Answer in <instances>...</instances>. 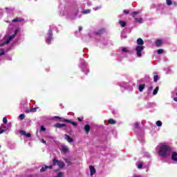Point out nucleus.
<instances>
[{
	"instance_id": "nucleus-12",
	"label": "nucleus",
	"mask_w": 177,
	"mask_h": 177,
	"mask_svg": "<svg viewBox=\"0 0 177 177\" xmlns=\"http://www.w3.org/2000/svg\"><path fill=\"white\" fill-rule=\"evenodd\" d=\"M49 168L50 169H52L53 168V165H50V166H45V167H42L40 169V172H45V171H46V169Z\"/></svg>"
},
{
	"instance_id": "nucleus-45",
	"label": "nucleus",
	"mask_w": 177,
	"mask_h": 177,
	"mask_svg": "<svg viewBox=\"0 0 177 177\" xmlns=\"http://www.w3.org/2000/svg\"><path fill=\"white\" fill-rule=\"evenodd\" d=\"M82 64H85V61H84V59H82Z\"/></svg>"
},
{
	"instance_id": "nucleus-18",
	"label": "nucleus",
	"mask_w": 177,
	"mask_h": 177,
	"mask_svg": "<svg viewBox=\"0 0 177 177\" xmlns=\"http://www.w3.org/2000/svg\"><path fill=\"white\" fill-rule=\"evenodd\" d=\"M159 89H160V87L157 86V87L154 89V91H153V95H157V93H158Z\"/></svg>"
},
{
	"instance_id": "nucleus-49",
	"label": "nucleus",
	"mask_w": 177,
	"mask_h": 177,
	"mask_svg": "<svg viewBox=\"0 0 177 177\" xmlns=\"http://www.w3.org/2000/svg\"><path fill=\"white\" fill-rule=\"evenodd\" d=\"M122 36L124 37V38H127V35H125L124 34H122Z\"/></svg>"
},
{
	"instance_id": "nucleus-47",
	"label": "nucleus",
	"mask_w": 177,
	"mask_h": 177,
	"mask_svg": "<svg viewBox=\"0 0 177 177\" xmlns=\"http://www.w3.org/2000/svg\"><path fill=\"white\" fill-rule=\"evenodd\" d=\"M41 142H42V143H46V142L45 140H44V139L41 140Z\"/></svg>"
},
{
	"instance_id": "nucleus-41",
	"label": "nucleus",
	"mask_w": 177,
	"mask_h": 177,
	"mask_svg": "<svg viewBox=\"0 0 177 177\" xmlns=\"http://www.w3.org/2000/svg\"><path fill=\"white\" fill-rule=\"evenodd\" d=\"M139 12H136V11H134L132 12V15H138Z\"/></svg>"
},
{
	"instance_id": "nucleus-19",
	"label": "nucleus",
	"mask_w": 177,
	"mask_h": 177,
	"mask_svg": "<svg viewBox=\"0 0 177 177\" xmlns=\"http://www.w3.org/2000/svg\"><path fill=\"white\" fill-rule=\"evenodd\" d=\"M108 122H109V124H111L112 125H114V124H116L115 120H114L113 119H109L108 120Z\"/></svg>"
},
{
	"instance_id": "nucleus-8",
	"label": "nucleus",
	"mask_w": 177,
	"mask_h": 177,
	"mask_svg": "<svg viewBox=\"0 0 177 177\" xmlns=\"http://www.w3.org/2000/svg\"><path fill=\"white\" fill-rule=\"evenodd\" d=\"M65 140H67V142H68V143H73V138H71V137H70V136L65 134Z\"/></svg>"
},
{
	"instance_id": "nucleus-25",
	"label": "nucleus",
	"mask_w": 177,
	"mask_h": 177,
	"mask_svg": "<svg viewBox=\"0 0 177 177\" xmlns=\"http://www.w3.org/2000/svg\"><path fill=\"white\" fill-rule=\"evenodd\" d=\"M23 19H20V18H16V19H14L12 20L13 22H16V21H23Z\"/></svg>"
},
{
	"instance_id": "nucleus-13",
	"label": "nucleus",
	"mask_w": 177,
	"mask_h": 177,
	"mask_svg": "<svg viewBox=\"0 0 177 177\" xmlns=\"http://www.w3.org/2000/svg\"><path fill=\"white\" fill-rule=\"evenodd\" d=\"M62 121H64V122H69L70 124H72V125H73L74 127H77V123L75 122H73L67 119H64Z\"/></svg>"
},
{
	"instance_id": "nucleus-17",
	"label": "nucleus",
	"mask_w": 177,
	"mask_h": 177,
	"mask_svg": "<svg viewBox=\"0 0 177 177\" xmlns=\"http://www.w3.org/2000/svg\"><path fill=\"white\" fill-rule=\"evenodd\" d=\"M162 44V40L158 39L156 41V46H161Z\"/></svg>"
},
{
	"instance_id": "nucleus-52",
	"label": "nucleus",
	"mask_w": 177,
	"mask_h": 177,
	"mask_svg": "<svg viewBox=\"0 0 177 177\" xmlns=\"http://www.w3.org/2000/svg\"><path fill=\"white\" fill-rule=\"evenodd\" d=\"M82 71H85L83 68H82Z\"/></svg>"
},
{
	"instance_id": "nucleus-30",
	"label": "nucleus",
	"mask_w": 177,
	"mask_h": 177,
	"mask_svg": "<svg viewBox=\"0 0 177 177\" xmlns=\"http://www.w3.org/2000/svg\"><path fill=\"white\" fill-rule=\"evenodd\" d=\"M26 117V115L24 114H21L19 115V118L20 120H24V118Z\"/></svg>"
},
{
	"instance_id": "nucleus-37",
	"label": "nucleus",
	"mask_w": 177,
	"mask_h": 177,
	"mask_svg": "<svg viewBox=\"0 0 177 177\" xmlns=\"http://www.w3.org/2000/svg\"><path fill=\"white\" fill-rule=\"evenodd\" d=\"M124 12L126 15H128V13H129V10H124Z\"/></svg>"
},
{
	"instance_id": "nucleus-42",
	"label": "nucleus",
	"mask_w": 177,
	"mask_h": 177,
	"mask_svg": "<svg viewBox=\"0 0 177 177\" xmlns=\"http://www.w3.org/2000/svg\"><path fill=\"white\" fill-rule=\"evenodd\" d=\"M148 91H153V86H150L149 88H148Z\"/></svg>"
},
{
	"instance_id": "nucleus-15",
	"label": "nucleus",
	"mask_w": 177,
	"mask_h": 177,
	"mask_svg": "<svg viewBox=\"0 0 177 177\" xmlns=\"http://www.w3.org/2000/svg\"><path fill=\"white\" fill-rule=\"evenodd\" d=\"M84 131H86V135L89 133V131H91V127L89 126V124H86L84 126Z\"/></svg>"
},
{
	"instance_id": "nucleus-22",
	"label": "nucleus",
	"mask_w": 177,
	"mask_h": 177,
	"mask_svg": "<svg viewBox=\"0 0 177 177\" xmlns=\"http://www.w3.org/2000/svg\"><path fill=\"white\" fill-rule=\"evenodd\" d=\"M135 20L138 23H143V19L142 18H135Z\"/></svg>"
},
{
	"instance_id": "nucleus-5",
	"label": "nucleus",
	"mask_w": 177,
	"mask_h": 177,
	"mask_svg": "<svg viewBox=\"0 0 177 177\" xmlns=\"http://www.w3.org/2000/svg\"><path fill=\"white\" fill-rule=\"evenodd\" d=\"M61 151L66 154L68 151V147L65 145H62L59 147Z\"/></svg>"
},
{
	"instance_id": "nucleus-40",
	"label": "nucleus",
	"mask_w": 177,
	"mask_h": 177,
	"mask_svg": "<svg viewBox=\"0 0 177 177\" xmlns=\"http://www.w3.org/2000/svg\"><path fill=\"white\" fill-rule=\"evenodd\" d=\"M78 121H82L84 120V118H77Z\"/></svg>"
},
{
	"instance_id": "nucleus-36",
	"label": "nucleus",
	"mask_w": 177,
	"mask_h": 177,
	"mask_svg": "<svg viewBox=\"0 0 177 177\" xmlns=\"http://www.w3.org/2000/svg\"><path fill=\"white\" fill-rule=\"evenodd\" d=\"M79 12H80L79 10H77V11L75 12L74 19H76V18H77V15H78Z\"/></svg>"
},
{
	"instance_id": "nucleus-35",
	"label": "nucleus",
	"mask_w": 177,
	"mask_h": 177,
	"mask_svg": "<svg viewBox=\"0 0 177 177\" xmlns=\"http://www.w3.org/2000/svg\"><path fill=\"white\" fill-rule=\"evenodd\" d=\"M102 7L99 6V7H95V8H93V10H97L99 9H101Z\"/></svg>"
},
{
	"instance_id": "nucleus-20",
	"label": "nucleus",
	"mask_w": 177,
	"mask_h": 177,
	"mask_svg": "<svg viewBox=\"0 0 177 177\" xmlns=\"http://www.w3.org/2000/svg\"><path fill=\"white\" fill-rule=\"evenodd\" d=\"M82 13L83 15H88V14L91 13V10H84L82 12Z\"/></svg>"
},
{
	"instance_id": "nucleus-11",
	"label": "nucleus",
	"mask_w": 177,
	"mask_h": 177,
	"mask_svg": "<svg viewBox=\"0 0 177 177\" xmlns=\"http://www.w3.org/2000/svg\"><path fill=\"white\" fill-rule=\"evenodd\" d=\"M54 127L55 128H64V127H66V124L56 123Z\"/></svg>"
},
{
	"instance_id": "nucleus-44",
	"label": "nucleus",
	"mask_w": 177,
	"mask_h": 177,
	"mask_svg": "<svg viewBox=\"0 0 177 177\" xmlns=\"http://www.w3.org/2000/svg\"><path fill=\"white\" fill-rule=\"evenodd\" d=\"M79 31H82V26L79 27Z\"/></svg>"
},
{
	"instance_id": "nucleus-28",
	"label": "nucleus",
	"mask_w": 177,
	"mask_h": 177,
	"mask_svg": "<svg viewBox=\"0 0 177 177\" xmlns=\"http://www.w3.org/2000/svg\"><path fill=\"white\" fill-rule=\"evenodd\" d=\"M158 55H161V53H164V50L163 49H158Z\"/></svg>"
},
{
	"instance_id": "nucleus-3",
	"label": "nucleus",
	"mask_w": 177,
	"mask_h": 177,
	"mask_svg": "<svg viewBox=\"0 0 177 177\" xmlns=\"http://www.w3.org/2000/svg\"><path fill=\"white\" fill-rule=\"evenodd\" d=\"M144 49L145 47L143 46H138L136 48V52L138 57H142V53L143 52Z\"/></svg>"
},
{
	"instance_id": "nucleus-27",
	"label": "nucleus",
	"mask_w": 177,
	"mask_h": 177,
	"mask_svg": "<svg viewBox=\"0 0 177 177\" xmlns=\"http://www.w3.org/2000/svg\"><path fill=\"white\" fill-rule=\"evenodd\" d=\"M40 131L41 132H45V131H46V129L44 126H41Z\"/></svg>"
},
{
	"instance_id": "nucleus-31",
	"label": "nucleus",
	"mask_w": 177,
	"mask_h": 177,
	"mask_svg": "<svg viewBox=\"0 0 177 177\" xmlns=\"http://www.w3.org/2000/svg\"><path fill=\"white\" fill-rule=\"evenodd\" d=\"M2 55H5V51H3V49H0V56H2Z\"/></svg>"
},
{
	"instance_id": "nucleus-50",
	"label": "nucleus",
	"mask_w": 177,
	"mask_h": 177,
	"mask_svg": "<svg viewBox=\"0 0 177 177\" xmlns=\"http://www.w3.org/2000/svg\"><path fill=\"white\" fill-rule=\"evenodd\" d=\"M55 118H57L58 120H60V117L59 116H55Z\"/></svg>"
},
{
	"instance_id": "nucleus-1",
	"label": "nucleus",
	"mask_w": 177,
	"mask_h": 177,
	"mask_svg": "<svg viewBox=\"0 0 177 177\" xmlns=\"http://www.w3.org/2000/svg\"><path fill=\"white\" fill-rule=\"evenodd\" d=\"M156 151L160 157H168L171 154V147L166 145L160 144L156 147Z\"/></svg>"
},
{
	"instance_id": "nucleus-6",
	"label": "nucleus",
	"mask_w": 177,
	"mask_h": 177,
	"mask_svg": "<svg viewBox=\"0 0 177 177\" xmlns=\"http://www.w3.org/2000/svg\"><path fill=\"white\" fill-rule=\"evenodd\" d=\"M48 37L46 40V44H50L52 41V30H48Z\"/></svg>"
},
{
	"instance_id": "nucleus-39",
	"label": "nucleus",
	"mask_w": 177,
	"mask_h": 177,
	"mask_svg": "<svg viewBox=\"0 0 177 177\" xmlns=\"http://www.w3.org/2000/svg\"><path fill=\"white\" fill-rule=\"evenodd\" d=\"M26 138H31V134L30 133H26Z\"/></svg>"
},
{
	"instance_id": "nucleus-32",
	"label": "nucleus",
	"mask_w": 177,
	"mask_h": 177,
	"mask_svg": "<svg viewBox=\"0 0 177 177\" xmlns=\"http://www.w3.org/2000/svg\"><path fill=\"white\" fill-rule=\"evenodd\" d=\"M3 122L4 124H7V123H8V118H3Z\"/></svg>"
},
{
	"instance_id": "nucleus-21",
	"label": "nucleus",
	"mask_w": 177,
	"mask_h": 177,
	"mask_svg": "<svg viewBox=\"0 0 177 177\" xmlns=\"http://www.w3.org/2000/svg\"><path fill=\"white\" fill-rule=\"evenodd\" d=\"M138 168H139V169H140L142 167H143V163L142 162H138L136 164Z\"/></svg>"
},
{
	"instance_id": "nucleus-10",
	"label": "nucleus",
	"mask_w": 177,
	"mask_h": 177,
	"mask_svg": "<svg viewBox=\"0 0 177 177\" xmlns=\"http://www.w3.org/2000/svg\"><path fill=\"white\" fill-rule=\"evenodd\" d=\"M145 44V41H143V39L142 38H139L137 39V44L138 46H142Z\"/></svg>"
},
{
	"instance_id": "nucleus-23",
	"label": "nucleus",
	"mask_w": 177,
	"mask_h": 177,
	"mask_svg": "<svg viewBox=\"0 0 177 177\" xmlns=\"http://www.w3.org/2000/svg\"><path fill=\"white\" fill-rule=\"evenodd\" d=\"M119 23L122 27H125V26H127V23L125 21H120Z\"/></svg>"
},
{
	"instance_id": "nucleus-48",
	"label": "nucleus",
	"mask_w": 177,
	"mask_h": 177,
	"mask_svg": "<svg viewBox=\"0 0 177 177\" xmlns=\"http://www.w3.org/2000/svg\"><path fill=\"white\" fill-rule=\"evenodd\" d=\"M10 128V125L8 124L6 129H9Z\"/></svg>"
},
{
	"instance_id": "nucleus-43",
	"label": "nucleus",
	"mask_w": 177,
	"mask_h": 177,
	"mask_svg": "<svg viewBox=\"0 0 177 177\" xmlns=\"http://www.w3.org/2000/svg\"><path fill=\"white\" fill-rule=\"evenodd\" d=\"M3 132H5V130L2 129V130H0V135L3 133Z\"/></svg>"
},
{
	"instance_id": "nucleus-16",
	"label": "nucleus",
	"mask_w": 177,
	"mask_h": 177,
	"mask_svg": "<svg viewBox=\"0 0 177 177\" xmlns=\"http://www.w3.org/2000/svg\"><path fill=\"white\" fill-rule=\"evenodd\" d=\"M145 86H146L145 84H140L138 88L140 92H143V89H145Z\"/></svg>"
},
{
	"instance_id": "nucleus-29",
	"label": "nucleus",
	"mask_w": 177,
	"mask_h": 177,
	"mask_svg": "<svg viewBox=\"0 0 177 177\" xmlns=\"http://www.w3.org/2000/svg\"><path fill=\"white\" fill-rule=\"evenodd\" d=\"M167 1V4L169 5V6H171L172 5V1L171 0H166Z\"/></svg>"
},
{
	"instance_id": "nucleus-4",
	"label": "nucleus",
	"mask_w": 177,
	"mask_h": 177,
	"mask_svg": "<svg viewBox=\"0 0 177 177\" xmlns=\"http://www.w3.org/2000/svg\"><path fill=\"white\" fill-rule=\"evenodd\" d=\"M54 165H58L59 168H63V167H64V162L54 158L53 160V167H54Z\"/></svg>"
},
{
	"instance_id": "nucleus-9",
	"label": "nucleus",
	"mask_w": 177,
	"mask_h": 177,
	"mask_svg": "<svg viewBox=\"0 0 177 177\" xmlns=\"http://www.w3.org/2000/svg\"><path fill=\"white\" fill-rule=\"evenodd\" d=\"M171 160H173V161H175V162H177V153L176 152H172Z\"/></svg>"
},
{
	"instance_id": "nucleus-51",
	"label": "nucleus",
	"mask_w": 177,
	"mask_h": 177,
	"mask_svg": "<svg viewBox=\"0 0 177 177\" xmlns=\"http://www.w3.org/2000/svg\"><path fill=\"white\" fill-rule=\"evenodd\" d=\"M88 5H92V3H89V2H88Z\"/></svg>"
},
{
	"instance_id": "nucleus-2",
	"label": "nucleus",
	"mask_w": 177,
	"mask_h": 177,
	"mask_svg": "<svg viewBox=\"0 0 177 177\" xmlns=\"http://www.w3.org/2000/svg\"><path fill=\"white\" fill-rule=\"evenodd\" d=\"M18 32H19V29H17L14 35H12L11 36L6 35L2 40V43L0 44V46H3V45H6L7 44H9V42H10V40L13 39L15 37H16V34Z\"/></svg>"
},
{
	"instance_id": "nucleus-24",
	"label": "nucleus",
	"mask_w": 177,
	"mask_h": 177,
	"mask_svg": "<svg viewBox=\"0 0 177 177\" xmlns=\"http://www.w3.org/2000/svg\"><path fill=\"white\" fill-rule=\"evenodd\" d=\"M156 125H157V127H162V122L160 120H158L156 122Z\"/></svg>"
},
{
	"instance_id": "nucleus-7",
	"label": "nucleus",
	"mask_w": 177,
	"mask_h": 177,
	"mask_svg": "<svg viewBox=\"0 0 177 177\" xmlns=\"http://www.w3.org/2000/svg\"><path fill=\"white\" fill-rule=\"evenodd\" d=\"M89 169H90V172H91V176H93V175H95V174H96V169H95V167L93 165H91L89 167Z\"/></svg>"
},
{
	"instance_id": "nucleus-26",
	"label": "nucleus",
	"mask_w": 177,
	"mask_h": 177,
	"mask_svg": "<svg viewBox=\"0 0 177 177\" xmlns=\"http://www.w3.org/2000/svg\"><path fill=\"white\" fill-rule=\"evenodd\" d=\"M153 81L154 82H157V81H158V75H156L153 77Z\"/></svg>"
},
{
	"instance_id": "nucleus-38",
	"label": "nucleus",
	"mask_w": 177,
	"mask_h": 177,
	"mask_svg": "<svg viewBox=\"0 0 177 177\" xmlns=\"http://www.w3.org/2000/svg\"><path fill=\"white\" fill-rule=\"evenodd\" d=\"M21 135H25V136H26V131H22L21 132Z\"/></svg>"
},
{
	"instance_id": "nucleus-33",
	"label": "nucleus",
	"mask_w": 177,
	"mask_h": 177,
	"mask_svg": "<svg viewBox=\"0 0 177 177\" xmlns=\"http://www.w3.org/2000/svg\"><path fill=\"white\" fill-rule=\"evenodd\" d=\"M30 111H31L32 113H35V111H37V108H33V109H32L30 110Z\"/></svg>"
},
{
	"instance_id": "nucleus-34",
	"label": "nucleus",
	"mask_w": 177,
	"mask_h": 177,
	"mask_svg": "<svg viewBox=\"0 0 177 177\" xmlns=\"http://www.w3.org/2000/svg\"><path fill=\"white\" fill-rule=\"evenodd\" d=\"M134 127H135V128H139V123L136 122V123L134 124Z\"/></svg>"
},
{
	"instance_id": "nucleus-46",
	"label": "nucleus",
	"mask_w": 177,
	"mask_h": 177,
	"mask_svg": "<svg viewBox=\"0 0 177 177\" xmlns=\"http://www.w3.org/2000/svg\"><path fill=\"white\" fill-rule=\"evenodd\" d=\"M176 95H177V93H176ZM174 102H177V97H174Z\"/></svg>"
},
{
	"instance_id": "nucleus-14",
	"label": "nucleus",
	"mask_w": 177,
	"mask_h": 177,
	"mask_svg": "<svg viewBox=\"0 0 177 177\" xmlns=\"http://www.w3.org/2000/svg\"><path fill=\"white\" fill-rule=\"evenodd\" d=\"M122 52H124V53H129L131 50H129V48L127 47H121Z\"/></svg>"
}]
</instances>
